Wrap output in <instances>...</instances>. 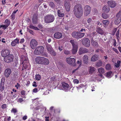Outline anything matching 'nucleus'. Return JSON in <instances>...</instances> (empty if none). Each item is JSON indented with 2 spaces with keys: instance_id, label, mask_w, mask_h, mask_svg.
Masks as SVG:
<instances>
[{
  "instance_id": "c756f323",
  "label": "nucleus",
  "mask_w": 121,
  "mask_h": 121,
  "mask_svg": "<svg viewBox=\"0 0 121 121\" xmlns=\"http://www.w3.org/2000/svg\"><path fill=\"white\" fill-rule=\"evenodd\" d=\"M95 70L96 69H95L94 67H90L89 69V73L91 74L92 73H93Z\"/></svg>"
},
{
  "instance_id": "338daca9",
  "label": "nucleus",
  "mask_w": 121,
  "mask_h": 121,
  "mask_svg": "<svg viewBox=\"0 0 121 121\" xmlns=\"http://www.w3.org/2000/svg\"><path fill=\"white\" fill-rule=\"evenodd\" d=\"M24 41L25 40L23 38L22 39H21L20 41V43H22L24 42Z\"/></svg>"
},
{
  "instance_id": "c03bdc74",
  "label": "nucleus",
  "mask_w": 121,
  "mask_h": 121,
  "mask_svg": "<svg viewBox=\"0 0 121 121\" xmlns=\"http://www.w3.org/2000/svg\"><path fill=\"white\" fill-rule=\"evenodd\" d=\"M4 23L8 26L10 24L9 21L7 19H6Z\"/></svg>"
},
{
  "instance_id": "5fc2aeb1",
  "label": "nucleus",
  "mask_w": 121,
  "mask_h": 121,
  "mask_svg": "<svg viewBox=\"0 0 121 121\" xmlns=\"http://www.w3.org/2000/svg\"><path fill=\"white\" fill-rule=\"evenodd\" d=\"M25 91L24 90H22L21 91V94L22 95H24L25 94Z\"/></svg>"
},
{
  "instance_id": "6ab92c4d",
  "label": "nucleus",
  "mask_w": 121,
  "mask_h": 121,
  "mask_svg": "<svg viewBox=\"0 0 121 121\" xmlns=\"http://www.w3.org/2000/svg\"><path fill=\"white\" fill-rule=\"evenodd\" d=\"M19 39L17 38L16 39L11 43V45L13 46H15L17 44L19 43Z\"/></svg>"
},
{
  "instance_id": "ea45409f",
  "label": "nucleus",
  "mask_w": 121,
  "mask_h": 121,
  "mask_svg": "<svg viewBox=\"0 0 121 121\" xmlns=\"http://www.w3.org/2000/svg\"><path fill=\"white\" fill-rule=\"evenodd\" d=\"M102 17L105 19H106L108 17V16L107 14L104 13L102 15Z\"/></svg>"
},
{
  "instance_id": "5701e85b",
  "label": "nucleus",
  "mask_w": 121,
  "mask_h": 121,
  "mask_svg": "<svg viewBox=\"0 0 121 121\" xmlns=\"http://www.w3.org/2000/svg\"><path fill=\"white\" fill-rule=\"evenodd\" d=\"M99 58V56L98 55L95 54L92 57L91 61H95L98 60Z\"/></svg>"
},
{
  "instance_id": "4be33fe9",
  "label": "nucleus",
  "mask_w": 121,
  "mask_h": 121,
  "mask_svg": "<svg viewBox=\"0 0 121 121\" xmlns=\"http://www.w3.org/2000/svg\"><path fill=\"white\" fill-rule=\"evenodd\" d=\"M49 63V60L48 59L43 57L42 64L48 65Z\"/></svg>"
},
{
  "instance_id": "c85d7f7f",
  "label": "nucleus",
  "mask_w": 121,
  "mask_h": 121,
  "mask_svg": "<svg viewBox=\"0 0 121 121\" xmlns=\"http://www.w3.org/2000/svg\"><path fill=\"white\" fill-rule=\"evenodd\" d=\"M78 32H73L72 33V36L75 38H78Z\"/></svg>"
},
{
  "instance_id": "a211bd4d",
  "label": "nucleus",
  "mask_w": 121,
  "mask_h": 121,
  "mask_svg": "<svg viewBox=\"0 0 121 121\" xmlns=\"http://www.w3.org/2000/svg\"><path fill=\"white\" fill-rule=\"evenodd\" d=\"M83 61L85 64H87L88 63V56L86 55H85L82 57Z\"/></svg>"
},
{
  "instance_id": "bb28decb",
  "label": "nucleus",
  "mask_w": 121,
  "mask_h": 121,
  "mask_svg": "<svg viewBox=\"0 0 121 121\" xmlns=\"http://www.w3.org/2000/svg\"><path fill=\"white\" fill-rule=\"evenodd\" d=\"M91 43L92 45L95 47L98 48L99 46L98 43L92 40L91 41Z\"/></svg>"
},
{
  "instance_id": "680f3d73",
  "label": "nucleus",
  "mask_w": 121,
  "mask_h": 121,
  "mask_svg": "<svg viewBox=\"0 0 121 121\" xmlns=\"http://www.w3.org/2000/svg\"><path fill=\"white\" fill-rule=\"evenodd\" d=\"M63 47L62 46L58 47V49L60 51L63 50Z\"/></svg>"
},
{
  "instance_id": "bf43d9fd",
  "label": "nucleus",
  "mask_w": 121,
  "mask_h": 121,
  "mask_svg": "<svg viewBox=\"0 0 121 121\" xmlns=\"http://www.w3.org/2000/svg\"><path fill=\"white\" fill-rule=\"evenodd\" d=\"M113 41L114 42L113 45L114 46H115L116 45V41L115 39H113Z\"/></svg>"
},
{
  "instance_id": "49530a36",
  "label": "nucleus",
  "mask_w": 121,
  "mask_h": 121,
  "mask_svg": "<svg viewBox=\"0 0 121 121\" xmlns=\"http://www.w3.org/2000/svg\"><path fill=\"white\" fill-rule=\"evenodd\" d=\"M8 27V26L6 25H2L0 26V29L2 27L3 29L5 30Z\"/></svg>"
},
{
  "instance_id": "6e6552de",
  "label": "nucleus",
  "mask_w": 121,
  "mask_h": 121,
  "mask_svg": "<svg viewBox=\"0 0 121 121\" xmlns=\"http://www.w3.org/2000/svg\"><path fill=\"white\" fill-rule=\"evenodd\" d=\"M84 15L86 16L88 15L90 13L91 8L88 5H86L84 8Z\"/></svg>"
},
{
  "instance_id": "2f4dec72",
  "label": "nucleus",
  "mask_w": 121,
  "mask_h": 121,
  "mask_svg": "<svg viewBox=\"0 0 121 121\" xmlns=\"http://www.w3.org/2000/svg\"><path fill=\"white\" fill-rule=\"evenodd\" d=\"M98 72L101 74L105 72L104 69L102 67H100L98 69Z\"/></svg>"
},
{
  "instance_id": "79ce46f5",
  "label": "nucleus",
  "mask_w": 121,
  "mask_h": 121,
  "mask_svg": "<svg viewBox=\"0 0 121 121\" xmlns=\"http://www.w3.org/2000/svg\"><path fill=\"white\" fill-rule=\"evenodd\" d=\"M29 27L31 28L34 29L35 30H39V29L37 27H34V26L30 25L29 26Z\"/></svg>"
},
{
  "instance_id": "6e6d98bb",
  "label": "nucleus",
  "mask_w": 121,
  "mask_h": 121,
  "mask_svg": "<svg viewBox=\"0 0 121 121\" xmlns=\"http://www.w3.org/2000/svg\"><path fill=\"white\" fill-rule=\"evenodd\" d=\"M117 30V28H115L113 30L112 34L114 35Z\"/></svg>"
},
{
  "instance_id": "58836bf2",
  "label": "nucleus",
  "mask_w": 121,
  "mask_h": 121,
  "mask_svg": "<svg viewBox=\"0 0 121 121\" xmlns=\"http://www.w3.org/2000/svg\"><path fill=\"white\" fill-rule=\"evenodd\" d=\"M78 38H81L83 37L85 35V34L84 33H79L78 32Z\"/></svg>"
},
{
  "instance_id": "0eeeda50",
  "label": "nucleus",
  "mask_w": 121,
  "mask_h": 121,
  "mask_svg": "<svg viewBox=\"0 0 121 121\" xmlns=\"http://www.w3.org/2000/svg\"><path fill=\"white\" fill-rule=\"evenodd\" d=\"M121 11H120L116 15V18L114 22L116 24H119L121 21Z\"/></svg>"
},
{
  "instance_id": "ddd939ff",
  "label": "nucleus",
  "mask_w": 121,
  "mask_h": 121,
  "mask_svg": "<svg viewBox=\"0 0 121 121\" xmlns=\"http://www.w3.org/2000/svg\"><path fill=\"white\" fill-rule=\"evenodd\" d=\"M43 57L40 56L36 57L35 59V62L37 63L42 64Z\"/></svg>"
},
{
  "instance_id": "052dcab7",
  "label": "nucleus",
  "mask_w": 121,
  "mask_h": 121,
  "mask_svg": "<svg viewBox=\"0 0 121 121\" xmlns=\"http://www.w3.org/2000/svg\"><path fill=\"white\" fill-rule=\"evenodd\" d=\"M92 19L91 18H89L87 20V22L88 23H90L91 22Z\"/></svg>"
},
{
  "instance_id": "0e129e2a",
  "label": "nucleus",
  "mask_w": 121,
  "mask_h": 121,
  "mask_svg": "<svg viewBox=\"0 0 121 121\" xmlns=\"http://www.w3.org/2000/svg\"><path fill=\"white\" fill-rule=\"evenodd\" d=\"M36 82H35L34 81L33 82V86L36 87L37 86V85L36 84Z\"/></svg>"
},
{
  "instance_id": "393cba45",
  "label": "nucleus",
  "mask_w": 121,
  "mask_h": 121,
  "mask_svg": "<svg viewBox=\"0 0 121 121\" xmlns=\"http://www.w3.org/2000/svg\"><path fill=\"white\" fill-rule=\"evenodd\" d=\"M37 22V15L34 14L33 16L32 19V22L34 24H36Z\"/></svg>"
},
{
  "instance_id": "f8f14e48",
  "label": "nucleus",
  "mask_w": 121,
  "mask_h": 121,
  "mask_svg": "<svg viewBox=\"0 0 121 121\" xmlns=\"http://www.w3.org/2000/svg\"><path fill=\"white\" fill-rule=\"evenodd\" d=\"M10 53L9 50L7 49H3L1 52L2 56L4 57H5L8 55Z\"/></svg>"
},
{
  "instance_id": "20e7f679",
  "label": "nucleus",
  "mask_w": 121,
  "mask_h": 121,
  "mask_svg": "<svg viewBox=\"0 0 121 121\" xmlns=\"http://www.w3.org/2000/svg\"><path fill=\"white\" fill-rule=\"evenodd\" d=\"M44 51V48L43 46H40L37 47L34 52L35 55H39L43 53Z\"/></svg>"
},
{
  "instance_id": "c9c22d12",
  "label": "nucleus",
  "mask_w": 121,
  "mask_h": 121,
  "mask_svg": "<svg viewBox=\"0 0 121 121\" xmlns=\"http://www.w3.org/2000/svg\"><path fill=\"white\" fill-rule=\"evenodd\" d=\"M102 64V62L101 60H99L98 62H97L96 64V66L98 67H99L101 66Z\"/></svg>"
},
{
  "instance_id": "603ef678",
  "label": "nucleus",
  "mask_w": 121,
  "mask_h": 121,
  "mask_svg": "<svg viewBox=\"0 0 121 121\" xmlns=\"http://www.w3.org/2000/svg\"><path fill=\"white\" fill-rule=\"evenodd\" d=\"M49 5L52 7H53L54 6V4L52 2H51L49 3Z\"/></svg>"
},
{
  "instance_id": "4468645a",
  "label": "nucleus",
  "mask_w": 121,
  "mask_h": 121,
  "mask_svg": "<svg viewBox=\"0 0 121 121\" xmlns=\"http://www.w3.org/2000/svg\"><path fill=\"white\" fill-rule=\"evenodd\" d=\"M62 85L63 87V90L65 91L68 90L69 86L67 83L64 82H62Z\"/></svg>"
},
{
  "instance_id": "7ed1b4c3",
  "label": "nucleus",
  "mask_w": 121,
  "mask_h": 121,
  "mask_svg": "<svg viewBox=\"0 0 121 121\" xmlns=\"http://www.w3.org/2000/svg\"><path fill=\"white\" fill-rule=\"evenodd\" d=\"M55 19L53 15L48 14L45 17L44 21L46 23H50L53 22Z\"/></svg>"
},
{
  "instance_id": "de8ad7c7",
  "label": "nucleus",
  "mask_w": 121,
  "mask_h": 121,
  "mask_svg": "<svg viewBox=\"0 0 121 121\" xmlns=\"http://www.w3.org/2000/svg\"><path fill=\"white\" fill-rule=\"evenodd\" d=\"M11 112L15 114L17 112V110L16 108H13L11 111Z\"/></svg>"
},
{
  "instance_id": "774afa93",
  "label": "nucleus",
  "mask_w": 121,
  "mask_h": 121,
  "mask_svg": "<svg viewBox=\"0 0 121 121\" xmlns=\"http://www.w3.org/2000/svg\"><path fill=\"white\" fill-rule=\"evenodd\" d=\"M57 3H60V0H54Z\"/></svg>"
},
{
  "instance_id": "864d4df0",
  "label": "nucleus",
  "mask_w": 121,
  "mask_h": 121,
  "mask_svg": "<svg viewBox=\"0 0 121 121\" xmlns=\"http://www.w3.org/2000/svg\"><path fill=\"white\" fill-rule=\"evenodd\" d=\"M73 82L75 83L78 84L79 83V81L77 79H75L73 80Z\"/></svg>"
},
{
  "instance_id": "13d9d810",
  "label": "nucleus",
  "mask_w": 121,
  "mask_h": 121,
  "mask_svg": "<svg viewBox=\"0 0 121 121\" xmlns=\"http://www.w3.org/2000/svg\"><path fill=\"white\" fill-rule=\"evenodd\" d=\"M23 101V100L21 98H20L17 100V101L18 102L21 103Z\"/></svg>"
},
{
  "instance_id": "a878e982",
  "label": "nucleus",
  "mask_w": 121,
  "mask_h": 121,
  "mask_svg": "<svg viewBox=\"0 0 121 121\" xmlns=\"http://www.w3.org/2000/svg\"><path fill=\"white\" fill-rule=\"evenodd\" d=\"M11 73V70L9 69H7L5 70L4 75L5 76H9Z\"/></svg>"
},
{
  "instance_id": "b1692460",
  "label": "nucleus",
  "mask_w": 121,
  "mask_h": 121,
  "mask_svg": "<svg viewBox=\"0 0 121 121\" xmlns=\"http://www.w3.org/2000/svg\"><path fill=\"white\" fill-rule=\"evenodd\" d=\"M78 48V46H75L73 47V48L71 50V52L72 54H74L76 53L77 51Z\"/></svg>"
},
{
  "instance_id": "8fccbe9b",
  "label": "nucleus",
  "mask_w": 121,
  "mask_h": 121,
  "mask_svg": "<svg viewBox=\"0 0 121 121\" xmlns=\"http://www.w3.org/2000/svg\"><path fill=\"white\" fill-rule=\"evenodd\" d=\"M113 75V73L112 72L110 71L107 73V76H110L111 75Z\"/></svg>"
},
{
  "instance_id": "2eb2a0df",
  "label": "nucleus",
  "mask_w": 121,
  "mask_h": 121,
  "mask_svg": "<svg viewBox=\"0 0 121 121\" xmlns=\"http://www.w3.org/2000/svg\"><path fill=\"white\" fill-rule=\"evenodd\" d=\"M88 50L87 49L85 48H81L78 51L79 54L80 55L87 52Z\"/></svg>"
},
{
  "instance_id": "69168bd1",
  "label": "nucleus",
  "mask_w": 121,
  "mask_h": 121,
  "mask_svg": "<svg viewBox=\"0 0 121 121\" xmlns=\"http://www.w3.org/2000/svg\"><path fill=\"white\" fill-rule=\"evenodd\" d=\"M120 30L119 29L117 32L116 35V36H118L119 35Z\"/></svg>"
},
{
  "instance_id": "a19ab883",
  "label": "nucleus",
  "mask_w": 121,
  "mask_h": 121,
  "mask_svg": "<svg viewBox=\"0 0 121 121\" xmlns=\"http://www.w3.org/2000/svg\"><path fill=\"white\" fill-rule=\"evenodd\" d=\"M88 29L91 30H93L94 29V25L93 24H91L90 26H89Z\"/></svg>"
},
{
  "instance_id": "e433bc0d",
  "label": "nucleus",
  "mask_w": 121,
  "mask_h": 121,
  "mask_svg": "<svg viewBox=\"0 0 121 121\" xmlns=\"http://www.w3.org/2000/svg\"><path fill=\"white\" fill-rule=\"evenodd\" d=\"M121 63V61L118 60L117 61V63L115 62V67L117 68L119 67Z\"/></svg>"
},
{
  "instance_id": "f704fd0d",
  "label": "nucleus",
  "mask_w": 121,
  "mask_h": 121,
  "mask_svg": "<svg viewBox=\"0 0 121 121\" xmlns=\"http://www.w3.org/2000/svg\"><path fill=\"white\" fill-rule=\"evenodd\" d=\"M106 69L107 70H110L112 69V66L110 64H108L105 66Z\"/></svg>"
},
{
  "instance_id": "cd10ccee",
  "label": "nucleus",
  "mask_w": 121,
  "mask_h": 121,
  "mask_svg": "<svg viewBox=\"0 0 121 121\" xmlns=\"http://www.w3.org/2000/svg\"><path fill=\"white\" fill-rule=\"evenodd\" d=\"M102 9L103 11L108 13L109 10L110 8L107 6L105 5L103 7Z\"/></svg>"
},
{
  "instance_id": "1a4fd4ad",
  "label": "nucleus",
  "mask_w": 121,
  "mask_h": 121,
  "mask_svg": "<svg viewBox=\"0 0 121 121\" xmlns=\"http://www.w3.org/2000/svg\"><path fill=\"white\" fill-rule=\"evenodd\" d=\"M82 43L83 45L86 47H89L90 45V40L88 38H83L82 40Z\"/></svg>"
},
{
  "instance_id": "9d476101",
  "label": "nucleus",
  "mask_w": 121,
  "mask_h": 121,
  "mask_svg": "<svg viewBox=\"0 0 121 121\" xmlns=\"http://www.w3.org/2000/svg\"><path fill=\"white\" fill-rule=\"evenodd\" d=\"M13 55H10L5 57L4 59V60L5 62L7 63H10L13 61Z\"/></svg>"
},
{
  "instance_id": "412c9836",
  "label": "nucleus",
  "mask_w": 121,
  "mask_h": 121,
  "mask_svg": "<svg viewBox=\"0 0 121 121\" xmlns=\"http://www.w3.org/2000/svg\"><path fill=\"white\" fill-rule=\"evenodd\" d=\"M107 3L108 5L111 8L114 7L116 6L115 3L113 1H108Z\"/></svg>"
},
{
  "instance_id": "dca6fc26",
  "label": "nucleus",
  "mask_w": 121,
  "mask_h": 121,
  "mask_svg": "<svg viewBox=\"0 0 121 121\" xmlns=\"http://www.w3.org/2000/svg\"><path fill=\"white\" fill-rule=\"evenodd\" d=\"M4 79L2 78L1 79V81L0 84V90L1 91H3L4 88Z\"/></svg>"
},
{
  "instance_id": "39448f33",
  "label": "nucleus",
  "mask_w": 121,
  "mask_h": 121,
  "mask_svg": "<svg viewBox=\"0 0 121 121\" xmlns=\"http://www.w3.org/2000/svg\"><path fill=\"white\" fill-rule=\"evenodd\" d=\"M66 61L69 65L73 66H75V60L74 58H67Z\"/></svg>"
},
{
  "instance_id": "4d7b16f0",
  "label": "nucleus",
  "mask_w": 121,
  "mask_h": 121,
  "mask_svg": "<svg viewBox=\"0 0 121 121\" xmlns=\"http://www.w3.org/2000/svg\"><path fill=\"white\" fill-rule=\"evenodd\" d=\"M7 105L6 104H3L2 106V108H6L7 107Z\"/></svg>"
},
{
  "instance_id": "09e8293b",
  "label": "nucleus",
  "mask_w": 121,
  "mask_h": 121,
  "mask_svg": "<svg viewBox=\"0 0 121 121\" xmlns=\"http://www.w3.org/2000/svg\"><path fill=\"white\" fill-rule=\"evenodd\" d=\"M51 80L52 81H54L56 79L55 76H53L50 78Z\"/></svg>"
},
{
  "instance_id": "473e14b6",
  "label": "nucleus",
  "mask_w": 121,
  "mask_h": 121,
  "mask_svg": "<svg viewBox=\"0 0 121 121\" xmlns=\"http://www.w3.org/2000/svg\"><path fill=\"white\" fill-rule=\"evenodd\" d=\"M96 31L98 33L101 35L104 33V32L103 30L99 27L97 28Z\"/></svg>"
},
{
  "instance_id": "f3484780",
  "label": "nucleus",
  "mask_w": 121,
  "mask_h": 121,
  "mask_svg": "<svg viewBox=\"0 0 121 121\" xmlns=\"http://www.w3.org/2000/svg\"><path fill=\"white\" fill-rule=\"evenodd\" d=\"M54 37L57 39L61 38L62 37V34L59 32H56L54 35Z\"/></svg>"
},
{
  "instance_id": "a18cd8bd",
  "label": "nucleus",
  "mask_w": 121,
  "mask_h": 121,
  "mask_svg": "<svg viewBox=\"0 0 121 121\" xmlns=\"http://www.w3.org/2000/svg\"><path fill=\"white\" fill-rule=\"evenodd\" d=\"M64 53L65 55H68L70 54V52L69 51L65 50L64 51Z\"/></svg>"
},
{
  "instance_id": "f03ea898",
  "label": "nucleus",
  "mask_w": 121,
  "mask_h": 121,
  "mask_svg": "<svg viewBox=\"0 0 121 121\" xmlns=\"http://www.w3.org/2000/svg\"><path fill=\"white\" fill-rule=\"evenodd\" d=\"M21 57V60L22 62V64H23L22 70L30 68V65L27 57L22 56Z\"/></svg>"
},
{
  "instance_id": "f257e3e1",
  "label": "nucleus",
  "mask_w": 121,
  "mask_h": 121,
  "mask_svg": "<svg viewBox=\"0 0 121 121\" xmlns=\"http://www.w3.org/2000/svg\"><path fill=\"white\" fill-rule=\"evenodd\" d=\"M73 12L74 13L77 18L80 17L83 14V9L81 5L77 4L74 7Z\"/></svg>"
},
{
  "instance_id": "e2e57ef3",
  "label": "nucleus",
  "mask_w": 121,
  "mask_h": 121,
  "mask_svg": "<svg viewBox=\"0 0 121 121\" xmlns=\"http://www.w3.org/2000/svg\"><path fill=\"white\" fill-rule=\"evenodd\" d=\"M15 15L14 14H13V13L12 14L11 16V17L12 18L13 20L14 19L15 17Z\"/></svg>"
},
{
  "instance_id": "423d86ee",
  "label": "nucleus",
  "mask_w": 121,
  "mask_h": 121,
  "mask_svg": "<svg viewBox=\"0 0 121 121\" xmlns=\"http://www.w3.org/2000/svg\"><path fill=\"white\" fill-rule=\"evenodd\" d=\"M38 45L37 41L35 39H32L30 41V45L32 49H35Z\"/></svg>"
},
{
  "instance_id": "7c9ffc66",
  "label": "nucleus",
  "mask_w": 121,
  "mask_h": 121,
  "mask_svg": "<svg viewBox=\"0 0 121 121\" xmlns=\"http://www.w3.org/2000/svg\"><path fill=\"white\" fill-rule=\"evenodd\" d=\"M104 25V26H107L109 23V22L108 20H103L102 21Z\"/></svg>"
},
{
  "instance_id": "aec40b11",
  "label": "nucleus",
  "mask_w": 121,
  "mask_h": 121,
  "mask_svg": "<svg viewBox=\"0 0 121 121\" xmlns=\"http://www.w3.org/2000/svg\"><path fill=\"white\" fill-rule=\"evenodd\" d=\"M65 7L67 11H69L70 9V5L69 2H67L66 1H65Z\"/></svg>"
},
{
  "instance_id": "3c124183",
  "label": "nucleus",
  "mask_w": 121,
  "mask_h": 121,
  "mask_svg": "<svg viewBox=\"0 0 121 121\" xmlns=\"http://www.w3.org/2000/svg\"><path fill=\"white\" fill-rule=\"evenodd\" d=\"M35 78L36 80L39 81L41 77L40 76H35Z\"/></svg>"
},
{
  "instance_id": "37998d69",
  "label": "nucleus",
  "mask_w": 121,
  "mask_h": 121,
  "mask_svg": "<svg viewBox=\"0 0 121 121\" xmlns=\"http://www.w3.org/2000/svg\"><path fill=\"white\" fill-rule=\"evenodd\" d=\"M77 63L79 65V66L78 67V68H79L82 65V60H78L77 61Z\"/></svg>"
},
{
  "instance_id": "9b49d317",
  "label": "nucleus",
  "mask_w": 121,
  "mask_h": 121,
  "mask_svg": "<svg viewBox=\"0 0 121 121\" xmlns=\"http://www.w3.org/2000/svg\"><path fill=\"white\" fill-rule=\"evenodd\" d=\"M47 49L48 52L52 55L55 56L56 53L52 49L51 46L49 45H48L47 46Z\"/></svg>"
},
{
  "instance_id": "4c0bfd02",
  "label": "nucleus",
  "mask_w": 121,
  "mask_h": 121,
  "mask_svg": "<svg viewBox=\"0 0 121 121\" xmlns=\"http://www.w3.org/2000/svg\"><path fill=\"white\" fill-rule=\"evenodd\" d=\"M70 43L72 44L73 47L74 46L76 45V46H78V43H76L74 42V40H71L70 41Z\"/></svg>"
},
{
  "instance_id": "72a5a7b5",
  "label": "nucleus",
  "mask_w": 121,
  "mask_h": 121,
  "mask_svg": "<svg viewBox=\"0 0 121 121\" xmlns=\"http://www.w3.org/2000/svg\"><path fill=\"white\" fill-rule=\"evenodd\" d=\"M57 13L59 17H63L64 15L62 11L60 10H58L57 11Z\"/></svg>"
}]
</instances>
